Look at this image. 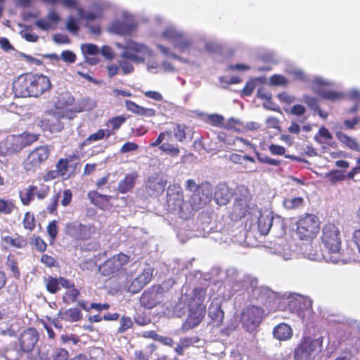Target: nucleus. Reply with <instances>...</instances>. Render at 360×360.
Wrapping results in <instances>:
<instances>
[{
    "label": "nucleus",
    "instance_id": "obj_1",
    "mask_svg": "<svg viewBox=\"0 0 360 360\" xmlns=\"http://www.w3.org/2000/svg\"><path fill=\"white\" fill-rule=\"evenodd\" d=\"M131 256L119 252L108 258L98 266V272L103 276L123 278L128 281L127 266L131 262Z\"/></svg>",
    "mask_w": 360,
    "mask_h": 360
},
{
    "label": "nucleus",
    "instance_id": "obj_2",
    "mask_svg": "<svg viewBox=\"0 0 360 360\" xmlns=\"http://www.w3.org/2000/svg\"><path fill=\"white\" fill-rule=\"evenodd\" d=\"M319 218L313 214L306 213L296 222L295 233L300 240L311 241L320 231Z\"/></svg>",
    "mask_w": 360,
    "mask_h": 360
},
{
    "label": "nucleus",
    "instance_id": "obj_3",
    "mask_svg": "<svg viewBox=\"0 0 360 360\" xmlns=\"http://www.w3.org/2000/svg\"><path fill=\"white\" fill-rule=\"evenodd\" d=\"M322 338L311 339L304 337L294 349V360H314L316 354L322 351Z\"/></svg>",
    "mask_w": 360,
    "mask_h": 360
},
{
    "label": "nucleus",
    "instance_id": "obj_4",
    "mask_svg": "<svg viewBox=\"0 0 360 360\" xmlns=\"http://www.w3.org/2000/svg\"><path fill=\"white\" fill-rule=\"evenodd\" d=\"M321 240L330 254H339L341 250V232L334 223L328 222L321 229Z\"/></svg>",
    "mask_w": 360,
    "mask_h": 360
},
{
    "label": "nucleus",
    "instance_id": "obj_5",
    "mask_svg": "<svg viewBox=\"0 0 360 360\" xmlns=\"http://www.w3.org/2000/svg\"><path fill=\"white\" fill-rule=\"evenodd\" d=\"M65 233L77 241H86L91 239L97 233L94 224H84L75 221L68 222L64 228Z\"/></svg>",
    "mask_w": 360,
    "mask_h": 360
},
{
    "label": "nucleus",
    "instance_id": "obj_6",
    "mask_svg": "<svg viewBox=\"0 0 360 360\" xmlns=\"http://www.w3.org/2000/svg\"><path fill=\"white\" fill-rule=\"evenodd\" d=\"M264 316L263 308L249 304L243 309L240 322L243 328L248 332L254 331L261 323Z\"/></svg>",
    "mask_w": 360,
    "mask_h": 360
},
{
    "label": "nucleus",
    "instance_id": "obj_7",
    "mask_svg": "<svg viewBox=\"0 0 360 360\" xmlns=\"http://www.w3.org/2000/svg\"><path fill=\"white\" fill-rule=\"evenodd\" d=\"M167 210L172 214H177L181 218L186 219L184 211V192L177 185L169 186L167 196Z\"/></svg>",
    "mask_w": 360,
    "mask_h": 360
},
{
    "label": "nucleus",
    "instance_id": "obj_8",
    "mask_svg": "<svg viewBox=\"0 0 360 360\" xmlns=\"http://www.w3.org/2000/svg\"><path fill=\"white\" fill-rule=\"evenodd\" d=\"M50 151L47 146H41L33 150L23 162L27 172H35L49 157Z\"/></svg>",
    "mask_w": 360,
    "mask_h": 360
},
{
    "label": "nucleus",
    "instance_id": "obj_9",
    "mask_svg": "<svg viewBox=\"0 0 360 360\" xmlns=\"http://www.w3.org/2000/svg\"><path fill=\"white\" fill-rule=\"evenodd\" d=\"M32 73H24L13 82V91L17 97H34Z\"/></svg>",
    "mask_w": 360,
    "mask_h": 360
},
{
    "label": "nucleus",
    "instance_id": "obj_10",
    "mask_svg": "<svg viewBox=\"0 0 360 360\" xmlns=\"http://www.w3.org/2000/svg\"><path fill=\"white\" fill-rule=\"evenodd\" d=\"M79 156L73 153L65 158H60L56 165V168L58 170L60 177L66 180L75 175V172L79 165Z\"/></svg>",
    "mask_w": 360,
    "mask_h": 360
},
{
    "label": "nucleus",
    "instance_id": "obj_11",
    "mask_svg": "<svg viewBox=\"0 0 360 360\" xmlns=\"http://www.w3.org/2000/svg\"><path fill=\"white\" fill-rule=\"evenodd\" d=\"M185 188L187 191L192 192L191 197V205L193 209H199L205 203L210 197V194H204V189L200 184H197L193 179H188L186 181Z\"/></svg>",
    "mask_w": 360,
    "mask_h": 360
},
{
    "label": "nucleus",
    "instance_id": "obj_12",
    "mask_svg": "<svg viewBox=\"0 0 360 360\" xmlns=\"http://www.w3.org/2000/svg\"><path fill=\"white\" fill-rule=\"evenodd\" d=\"M21 136L11 135L0 142V155L10 156L20 152L25 146Z\"/></svg>",
    "mask_w": 360,
    "mask_h": 360
},
{
    "label": "nucleus",
    "instance_id": "obj_13",
    "mask_svg": "<svg viewBox=\"0 0 360 360\" xmlns=\"http://www.w3.org/2000/svg\"><path fill=\"white\" fill-rule=\"evenodd\" d=\"M39 338V334L36 328H28L24 330L19 338L20 347L24 352H32Z\"/></svg>",
    "mask_w": 360,
    "mask_h": 360
},
{
    "label": "nucleus",
    "instance_id": "obj_14",
    "mask_svg": "<svg viewBox=\"0 0 360 360\" xmlns=\"http://www.w3.org/2000/svg\"><path fill=\"white\" fill-rule=\"evenodd\" d=\"M166 184L167 181L160 174L155 173L147 179L146 191L150 196H158L165 191Z\"/></svg>",
    "mask_w": 360,
    "mask_h": 360
},
{
    "label": "nucleus",
    "instance_id": "obj_15",
    "mask_svg": "<svg viewBox=\"0 0 360 360\" xmlns=\"http://www.w3.org/2000/svg\"><path fill=\"white\" fill-rule=\"evenodd\" d=\"M148 51V48L143 44L129 41L122 57L136 62H143Z\"/></svg>",
    "mask_w": 360,
    "mask_h": 360
},
{
    "label": "nucleus",
    "instance_id": "obj_16",
    "mask_svg": "<svg viewBox=\"0 0 360 360\" xmlns=\"http://www.w3.org/2000/svg\"><path fill=\"white\" fill-rule=\"evenodd\" d=\"M205 305H200L196 307L195 309L191 307L187 319L182 324V330L188 331L198 326L205 316Z\"/></svg>",
    "mask_w": 360,
    "mask_h": 360
},
{
    "label": "nucleus",
    "instance_id": "obj_17",
    "mask_svg": "<svg viewBox=\"0 0 360 360\" xmlns=\"http://www.w3.org/2000/svg\"><path fill=\"white\" fill-rule=\"evenodd\" d=\"M32 81L34 98H38L51 89V80L46 75L32 73Z\"/></svg>",
    "mask_w": 360,
    "mask_h": 360
},
{
    "label": "nucleus",
    "instance_id": "obj_18",
    "mask_svg": "<svg viewBox=\"0 0 360 360\" xmlns=\"http://www.w3.org/2000/svg\"><path fill=\"white\" fill-rule=\"evenodd\" d=\"M60 21V15L54 9H52L49 12L46 18L38 19L36 20L34 25L41 30H53L57 28V25Z\"/></svg>",
    "mask_w": 360,
    "mask_h": 360
},
{
    "label": "nucleus",
    "instance_id": "obj_19",
    "mask_svg": "<svg viewBox=\"0 0 360 360\" xmlns=\"http://www.w3.org/2000/svg\"><path fill=\"white\" fill-rule=\"evenodd\" d=\"M289 306L299 315L302 312H312L313 301L308 297L298 295L289 302Z\"/></svg>",
    "mask_w": 360,
    "mask_h": 360
},
{
    "label": "nucleus",
    "instance_id": "obj_20",
    "mask_svg": "<svg viewBox=\"0 0 360 360\" xmlns=\"http://www.w3.org/2000/svg\"><path fill=\"white\" fill-rule=\"evenodd\" d=\"M160 286H152L148 290H145L141 296L140 302L142 306L148 309H152L157 305L158 301V290Z\"/></svg>",
    "mask_w": 360,
    "mask_h": 360
},
{
    "label": "nucleus",
    "instance_id": "obj_21",
    "mask_svg": "<svg viewBox=\"0 0 360 360\" xmlns=\"http://www.w3.org/2000/svg\"><path fill=\"white\" fill-rule=\"evenodd\" d=\"M151 277L152 274L148 271L144 270L131 282L128 286V291L133 294L140 292L150 281Z\"/></svg>",
    "mask_w": 360,
    "mask_h": 360
},
{
    "label": "nucleus",
    "instance_id": "obj_22",
    "mask_svg": "<svg viewBox=\"0 0 360 360\" xmlns=\"http://www.w3.org/2000/svg\"><path fill=\"white\" fill-rule=\"evenodd\" d=\"M136 29L135 23H129L126 21H115L111 25V30L120 35H131Z\"/></svg>",
    "mask_w": 360,
    "mask_h": 360
},
{
    "label": "nucleus",
    "instance_id": "obj_23",
    "mask_svg": "<svg viewBox=\"0 0 360 360\" xmlns=\"http://www.w3.org/2000/svg\"><path fill=\"white\" fill-rule=\"evenodd\" d=\"M208 316L217 326L221 325L224 317V312L221 309V304L217 300L212 301L210 304Z\"/></svg>",
    "mask_w": 360,
    "mask_h": 360
},
{
    "label": "nucleus",
    "instance_id": "obj_24",
    "mask_svg": "<svg viewBox=\"0 0 360 360\" xmlns=\"http://www.w3.org/2000/svg\"><path fill=\"white\" fill-rule=\"evenodd\" d=\"M1 240L4 244L6 248H14L16 249H21L24 248L27 245L26 239L18 234H15V238L9 236H1Z\"/></svg>",
    "mask_w": 360,
    "mask_h": 360
},
{
    "label": "nucleus",
    "instance_id": "obj_25",
    "mask_svg": "<svg viewBox=\"0 0 360 360\" xmlns=\"http://www.w3.org/2000/svg\"><path fill=\"white\" fill-rule=\"evenodd\" d=\"M88 198L91 202L96 206L104 209L112 199V196L109 195H103L99 193L96 191H91L88 193Z\"/></svg>",
    "mask_w": 360,
    "mask_h": 360
},
{
    "label": "nucleus",
    "instance_id": "obj_26",
    "mask_svg": "<svg viewBox=\"0 0 360 360\" xmlns=\"http://www.w3.org/2000/svg\"><path fill=\"white\" fill-rule=\"evenodd\" d=\"M127 117L124 115L115 116L111 119H109L105 125L108 129L107 137H110L115 134L116 131L121 127V126L126 122Z\"/></svg>",
    "mask_w": 360,
    "mask_h": 360
},
{
    "label": "nucleus",
    "instance_id": "obj_27",
    "mask_svg": "<svg viewBox=\"0 0 360 360\" xmlns=\"http://www.w3.org/2000/svg\"><path fill=\"white\" fill-rule=\"evenodd\" d=\"M138 177L136 173L126 174L124 178L118 184V191L120 193H127L131 191L135 185V181Z\"/></svg>",
    "mask_w": 360,
    "mask_h": 360
},
{
    "label": "nucleus",
    "instance_id": "obj_28",
    "mask_svg": "<svg viewBox=\"0 0 360 360\" xmlns=\"http://www.w3.org/2000/svg\"><path fill=\"white\" fill-rule=\"evenodd\" d=\"M58 316L61 320L68 322H77L82 319V314L79 308H70L64 311H60Z\"/></svg>",
    "mask_w": 360,
    "mask_h": 360
},
{
    "label": "nucleus",
    "instance_id": "obj_29",
    "mask_svg": "<svg viewBox=\"0 0 360 360\" xmlns=\"http://www.w3.org/2000/svg\"><path fill=\"white\" fill-rule=\"evenodd\" d=\"M214 200L219 205H226L229 202L230 191L224 184L219 185L214 192Z\"/></svg>",
    "mask_w": 360,
    "mask_h": 360
},
{
    "label": "nucleus",
    "instance_id": "obj_30",
    "mask_svg": "<svg viewBox=\"0 0 360 360\" xmlns=\"http://www.w3.org/2000/svg\"><path fill=\"white\" fill-rule=\"evenodd\" d=\"M274 336L279 340H287L292 335L291 327L284 323L278 324L274 328Z\"/></svg>",
    "mask_w": 360,
    "mask_h": 360
},
{
    "label": "nucleus",
    "instance_id": "obj_31",
    "mask_svg": "<svg viewBox=\"0 0 360 360\" xmlns=\"http://www.w3.org/2000/svg\"><path fill=\"white\" fill-rule=\"evenodd\" d=\"M269 150L272 155H285V158L290 159L291 160L297 161L298 162H307L305 159L293 155H285L286 149L285 147L274 143L269 146Z\"/></svg>",
    "mask_w": 360,
    "mask_h": 360
},
{
    "label": "nucleus",
    "instance_id": "obj_32",
    "mask_svg": "<svg viewBox=\"0 0 360 360\" xmlns=\"http://www.w3.org/2000/svg\"><path fill=\"white\" fill-rule=\"evenodd\" d=\"M316 93L322 98L330 101H340L345 97L344 94L341 92L326 89H319Z\"/></svg>",
    "mask_w": 360,
    "mask_h": 360
},
{
    "label": "nucleus",
    "instance_id": "obj_33",
    "mask_svg": "<svg viewBox=\"0 0 360 360\" xmlns=\"http://www.w3.org/2000/svg\"><path fill=\"white\" fill-rule=\"evenodd\" d=\"M336 137L342 143H343L348 148L360 152V146L356 141L342 131L336 133Z\"/></svg>",
    "mask_w": 360,
    "mask_h": 360
},
{
    "label": "nucleus",
    "instance_id": "obj_34",
    "mask_svg": "<svg viewBox=\"0 0 360 360\" xmlns=\"http://www.w3.org/2000/svg\"><path fill=\"white\" fill-rule=\"evenodd\" d=\"M273 218L269 215L261 214L257 220L258 230L262 235L266 236L269 233L272 226Z\"/></svg>",
    "mask_w": 360,
    "mask_h": 360
},
{
    "label": "nucleus",
    "instance_id": "obj_35",
    "mask_svg": "<svg viewBox=\"0 0 360 360\" xmlns=\"http://www.w3.org/2000/svg\"><path fill=\"white\" fill-rule=\"evenodd\" d=\"M193 44V41L186 37L182 32L176 38L173 43L174 48H176L180 52H185L188 51Z\"/></svg>",
    "mask_w": 360,
    "mask_h": 360
},
{
    "label": "nucleus",
    "instance_id": "obj_36",
    "mask_svg": "<svg viewBox=\"0 0 360 360\" xmlns=\"http://www.w3.org/2000/svg\"><path fill=\"white\" fill-rule=\"evenodd\" d=\"M34 190L33 185H29L19 191V198L23 205L28 206L34 200Z\"/></svg>",
    "mask_w": 360,
    "mask_h": 360
},
{
    "label": "nucleus",
    "instance_id": "obj_37",
    "mask_svg": "<svg viewBox=\"0 0 360 360\" xmlns=\"http://www.w3.org/2000/svg\"><path fill=\"white\" fill-rule=\"evenodd\" d=\"M6 267L11 271L12 276L18 279L20 277V271L18 266V263L15 255L10 253L6 257Z\"/></svg>",
    "mask_w": 360,
    "mask_h": 360
},
{
    "label": "nucleus",
    "instance_id": "obj_38",
    "mask_svg": "<svg viewBox=\"0 0 360 360\" xmlns=\"http://www.w3.org/2000/svg\"><path fill=\"white\" fill-rule=\"evenodd\" d=\"M314 139L319 144L329 143V141L333 139V136L326 127H321Z\"/></svg>",
    "mask_w": 360,
    "mask_h": 360
},
{
    "label": "nucleus",
    "instance_id": "obj_39",
    "mask_svg": "<svg viewBox=\"0 0 360 360\" xmlns=\"http://www.w3.org/2000/svg\"><path fill=\"white\" fill-rule=\"evenodd\" d=\"M168 139H169L167 138V141L162 143L159 148L167 155L173 158L178 157L180 153L179 146L169 143Z\"/></svg>",
    "mask_w": 360,
    "mask_h": 360
},
{
    "label": "nucleus",
    "instance_id": "obj_40",
    "mask_svg": "<svg viewBox=\"0 0 360 360\" xmlns=\"http://www.w3.org/2000/svg\"><path fill=\"white\" fill-rule=\"evenodd\" d=\"M44 281L46 283V289L49 292L55 294L60 290V288L58 278L49 276L44 278Z\"/></svg>",
    "mask_w": 360,
    "mask_h": 360
},
{
    "label": "nucleus",
    "instance_id": "obj_41",
    "mask_svg": "<svg viewBox=\"0 0 360 360\" xmlns=\"http://www.w3.org/2000/svg\"><path fill=\"white\" fill-rule=\"evenodd\" d=\"M283 204L287 210H295L303 205L304 199L302 197L285 198L283 200Z\"/></svg>",
    "mask_w": 360,
    "mask_h": 360
},
{
    "label": "nucleus",
    "instance_id": "obj_42",
    "mask_svg": "<svg viewBox=\"0 0 360 360\" xmlns=\"http://www.w3.org/2000/svg\"><path fill=\"white\" fill-rule=\"evenodd\" d=\"M15 209V205L13 200L0 198V214L8 215Z\"/></svg>",
    "mask_w": 360,
    "mask_h": 360
},
{
    "label": "nucleus",
    "instance_id": "obj_43",
    "mask_svg": "<svg viewBox=\"0 0 360 360\" xmlns=\"http://www.w3.org/2000/svg\"><path fill=\"white\" fill-rule=\"evenodd\" d=\"M326 178L333 184L338 181H344L347 179V174H344L342 171L333 169L326 174Z\"/></svg>",
    "mask_w": 360,
    "mask_h": 360
},
{
    "label": "nucleus",
    "instance_id": "obj_44",
    "mask_svg": "<svg viewBox=\"0 0 360 360\" xmlns=\"http://www.w3.org/2000/svg\"><path fill=\"white\" fill-rule=\"evenodd\" d=\"M34 197L36 196L38 200H43L46 198L50 193V186L41 184L39 186L33 185Z\"/></svg>",
    "mask_w": 360,
    "mask_h": 360
},
{
    "label": "nucleus",
    "instance_id": "obj_45",
    "mask_svg": "<svg viewBox=\"0 0 360 360\" xmlns=\"http://www.w3.org/2000/svg\"><path fill=\"white\" fill-rule=\"evenodd\" d=\"M105 138L106 139L109 137H107V131L105 129H100L96 132L91 134L89 135L85 140L84 144H89L92 142H95L97 141L102 140Z\"/></svg>",
    "mask_w": 360,
    "mask_h": 360
},
{
    "label": "nucleus",
    "instance_id": "obj_46",
    "mask_svg": "<svg viewBox=\"0 0 360 360\" xmlns=\"http://www.w3.org/2000/svg\"><path fill=\"white\" fill-rule=\"evenodd\" d=\"M206 297V290L202 288H195L193 291L192 300L196 302V307L204 305L203 302Z\"/></svg>",
    "mask_w": 360,
    "mask_h": 360
},
{
    "label": "nucleus",
    "instance_id": "obj_47",
    "mask_svg": "<svg viewBox=\"0 0 360 360\" xmlns=\"http://www.w3.org/2000/svg\"><path fill=\"white\" fill-rule=\"evenodd\" d=\"M22 224L25 229L30 231H33L36 226L34 214H31L30 212H25L22 220Z\"/></svg>",
    "mask_w": 360,
    "mask_h": 360
},
{
    "label": "nucleus",
    "instance_id": "obj_48",
    "mask_svg": "<svg viewBox=\"0 0 360 360\" xmlns=\"http://www.w3.org/2000/svg\"><path fill=\"white\" fill-rule=\"evenodd\" d=\"M79 295V291L75 286L69 288L63 296V301L67 303H74Z\"/></svg>",
    "mask_w": 360,
    "mask_h": 360
},
{
    "label": "nucleus",
    "instance_id": "obj_49",
    "mask_svg": "<svg viewBox=\"0 0 360 360\" xmlns=\"http://www.w3.org/2000/svg\"><path fill=\"white\" fill-rule=\"evenodd\" d=\"M180 33L181 32H179L175 28L169 27L165 29L161 35L162 38L171 41L173 44L179 36Z\"/></svg>",
    "mask_w": 360,
    "mask_h": 360
},
{
    "label": "nucleus",
    "instance_id": "obj_50",
    "mask_svg": "<svg viewBox=\"0 0 360 360\" xmlns=\"http://www.w3.org/2000/svg\"><path fill=\"white\" fill-rule=\"evenodd\" d=\"M187 126L185 124H177L174 129V136L179 142H183L186 138Z\"/></svg>",
    "mask_w": 360,
    "mask_h": 360
},
{
    "label": "nucleus",
    "instance_id": "obj_51",
    "mask_svg": "<svg viewBox=\"0 0 360 360\" xmlns=\"http://www.w3.org/2000/svg\"><path fill=\"white\" fill-rule=\"evenodd\" d=\"M60 198V193H58L53 195L51 199L50 203L46 207V211L49 214L56 216L58 214L57 209L58 201Z\"/></svg>",
    "mask_w": 360,
    "mask_h": 360
},
{
    "label": "nucleus",
    "instance_id": "obj_52",
    "mask_svg": "<svg viewBox=\"0 0 360 360\" xmlns=\"http://www.w3.org/2000/svg\"><path fill=\"white\" fill-rule=\"evenodd\" d=\"M47 233L51 238V240L53 242L55 240L58 236V227L57 225V221L53 220L50 221L46 227Z\"/></svg>",
    "mask_w": 360,
    "mask_h": 360
},
{
    "label": "nucleus",
    "instance_id": "obj_53",
    "mask_svg": "<svg viewBox=\"0 0 360 360\" xmlns=\"http://www.w3.org/2000/svg\"><path fill=\"white\" fill-rule=\"evenodd\" d=\"M133 326V322L129 316H123L120 319V326L118 328V332L120 333H124Z\"/></svg>",
    "mask_w": 360,
    "mask_h": 360
},
{
    "label": "nucleus",
    "instance_id": "obj_54",
    "mask_svg": "<svg viewBox=\"0 0 360 360\" xmlns=\"http://www.w3.org/2000/svg\"><path fill=\"white\" fill-rule=\"evenodd\" d=\"M32 244L34 245L36 250L40 252H44L47 249L46 243L40 236H36L32 239Z\"/></svg>",
    "mask_w": 360,
    "mask_h": 360
},
{
    "label": "nucleus",
    "instance_id": "obj_55",
    "mask_svg": "<svg viewBox=\"0 0 360 360\" xmlns=\"http://www.w3.org/2000/svg\"><path fill=\"white\" fill-rule=\"evenodd\" d=\"M171 139L172 138V131H162L159 134L158 138L156 140L150 143V146L152 148L156 147L161 145V143L163 142V141L166 139Z\"/></svg>",
    "mask_w": 360,
    "mask_h": 360
},
{
    "label": "nucleus",
    "instance_id": "obj_56",
    "mask_svg": "<svg viewBox=\"0 0 360 360\" xmlns=\"http://www.w3.org/2000/svg\"><path fill=\"white\" fill-rule=\"evenodd\" d=\"M270 82L274 86H285L288 84L287 79L281 75H274L270 78Z\"/></svg>",
    "mask_w": 360,
    "mask_h": 360
},
{
    "label": "nucleus",
    "instance_id": "obj_57",
    "mask_svg": "<svg viewBox=\"0 0 360 360\" xmlns=\"http://www.w3.org/2000/svg\"><path fill=\"white\" fill-rule=\"evenodd\" d=\"M303 101L312 110H316L319 107V101L315 97H312L309 95H304Z\"/></svg>",
    "mask_w": 360,
    "mask_h": 360
},
{
    "label": "nucleus",
    "instance_id": "obj_58",
    "mask_svg": "<svg viewBox=\"0 0 360 360\" xmlns=\"http://www.w3.org/2000/svg\"><path fill=\"white\" fill-rule=\"evenodd\" d=\"M66 27L69 32L73 34H77L79 30L77 22L72 16L68 18Z\"/></svg>",
    "mask_w": 360,
    "mask_h": 360
},
{
    "label": "nucleus",
    "instance_id": "obj_59",
    "mask_svg": "<svg viewBox=\"0 0 360 360\" xmlns=\"http://www.w3.org/2000/svg\"><path fill=\"white\" fill-rule=\"evenodd\" d=\"M82 50L84 53L88 55H96L99 52L98 46L92 44H84Z\"/></svg>",
    "mask_w": 360,
    "mask_h": 360
},
{
    "label": "nucleus",
    "instance_id": "obj_60",
    "mask_svg": "<svg viewBox=\"0 0 360 360\" xmlns=\"http://www.w3.org/2000/svg\"><path fill=\"white\" fill-rule=\"evenodd\" d=\"M200 340L198 337H184L180 338V344L184 347L188 348L190 346L198 342Z\"/></svg>",
    "mask_w": 360,
    "mask_h": 360
},
{
    "label": "nucleus",
    "instance_id": "obj_61",
    "mask_svg": "<svg viewBox=\"0 0 360 360\" xmlns=\"http://www.w3.org/2000/svg\"><path fill=\"white\" fill-rule=\"evenodd\" d=\"M40 261L48 267H53L57 265V261L56 259L46 254L41 255Z\"/></svg>",
    "mask_w": 360,
    "mask_h": 360
},
{
    "label": "nucleus",
    "instance_id": "obj_62",
    "mask_svg": "<svg viewBox=\"0 0 360 360\" xmlns=\"http://www.w3.org/2000/svg\"><path fill=\"white\" fill-rule=\"evenodd\" d=\"M60 56L63 61L69 63H75L77 58L75 53L68 50L63 51Z\"/></svg>",
    "mask_w": 360,
    "mask_h": 360
},
{
    "label": "nucleus",
    "instance_id": "obj_63",
    "mask_svg": "<svg viewBox=\"0 0 360 360\" xmlns=\"http://www.w3.org/2000/svg\"><path fill=\"white\" fill-rule=\"evenodd\" d=\"M255 86H256V84H255V81H253V80L248 81L242 90L241 96H250L252 94L254 89H255Z\"/></svg>",
    "mask_w": 360,
    "mask_h": 360
},
{
    "label": "nucleus",
    "instance_id": "obj_64",
    "mask_svg": "<svg viewBox=\"0 0 360 360\" xmlns=\"http://www.w3.org/2000/svg\"><path fill=\"white\" fill-rule=\"evenodd\" d=\"M68 352L63 348L57 349L53 354V360H68Z\"/></svg>",
    "mask_w": 360,
    "mask_h": 360
}]
</instances>
